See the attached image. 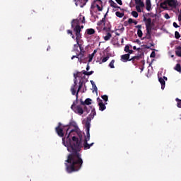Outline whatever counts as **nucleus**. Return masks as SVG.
I'll return each mask as SVG.
<instances>
[{"instance_id": "f257e3e1", "label": "nucleus", "mask_w": 181, "mask_h": 181, "mask_svg": "<svg viewBox=\"0 0 181 181\" xmlns=\"http://www.w3.org/2000/svg\"><path fill=\"white\" fill-rule=\"evenodd\" d=\"M65 136L62 138V144L66 146L67 151L71 152L67 160L65 161L66 170L68 173L78 172L83 166V158H81V141H83V133L78 128L70 130V127L66 126Z\"/></svg>"}, {"instance_id": "f03ea898", "label": "nucleus", "mask_w": 181, "mask_h": 181, "mask_svg": "<svg viewBox=\"0 0 181 181\" xmlns=\"http://www.w3.org/2000/svg\"><path fill=\"white\" fill-rule=\"evenodd\" d=\"M81 21V23H86V17L83 15H79V20L78 19H74L71 22V28H74V30L76 35V42L78 43L80 42V39H81V28L80 27V24L78 22Z\"/></svg>"}, {"instance_id": "7ed1b4c3", "label": "nucleus", "mask_w": 181, "mask_h": 181, "mask_svg": "<svg viewBox=\"0 0 181 181\" xmlns=\"http://www.w3.org/2000/svg\"><path fill=\"white\" fill-rule=\"evenodd\" d=\"M97 115V112H95V109L93 108L91 110V113L86 118V121L85 122V128L86 129V135L84 137L83 142L88 143L90 141V128H91V119L94 118Z\"/></svg>"}, {"instance_id": "20e7f679", "label": "nucleus", "mask_w": 181, "mask_h": 181, "mask_svg": "<svg viewBox=\"0 0 181 181\" xmlns=\"http://www.w3.org/2000/svg\"><path fill=\"white\" fill-rule=\"evenodd\" d=\"M76 104L77 102L75 100L71 106V110H72L75 114H78V115H83L84 112L88 114L91 110V107L83 106V105H76Z\"/></svg>"}, {"instance_id": "39448f33", "label": "nucleus", "mask_w": 181, "mask_h": 181, "mask_svg": "<svg viewBox=\"0 0 181 181\" xmlns=\"http://www.w3.org/2000/svg\"><path fill=\"white\" fill-rule=\"evenodd\" d=\"M168 5L170 6V8H176L178 5L177 0H165L160 4V7L163 8V9H168Z\"/></svg>"}, {"instance_id": "423d86ee", "label": "nucleus", "mask_w": 181, "mask_h": 181, "mask_svg": "<svg viewBox=\"0 0 181 181\" xmlns=\"http://www.w3.org/2000/svg\"><path fill=\"white\" fill-rule=\"evenodd\" d=\"M103 30L107 32L106 35L104 37V40L106 42L110 40V39L112 37V34L111 33H114V30H111V25L109 24V25L103 27Z\"/></svg>"}, {"instance_id": "0eeeda50", "label": "nucleus", "mask_w": 181, "mask_h": 181, "mask_svg": "<svg viewBox=\"0 0 181 181\" xmlns=\"http://www.w3.org/2000/svg\"><path fill=\"white\" fill-rule=\"evenodd\" d=\"M94 8H97L98 11L101 12L103 11V1L101 0H96L90 6V9H94Z\"/></svg>"}, {"instance_id": "6e6552de", "label": "nucleus", "mask_w": 181, "mask_h": 181, "mask_svg": "<svg viewBox=\"0 0 181 181\" xmlns=\"http://www.w3.org/2000/svg\"><path fill=\"white\" fill-rule=\"evenodd\" d=\"M74 59H78V61L81 64V63H84V59H86V55H85V54L76 52V55H74L71 57V60H73Z\"/></svg>"}, {"instance_id": "1a4fd4ad", "label": "nucleus", "mask_w": 181, "mask_h": 181, "mask_svg": "<svg viewBox=\"0 0 181 181\" xmlns=\"http://www.w3.org/2000/svg\"><path fill=\"white\" fill-rule=\"evenodd\" d=\"M143 21L145 22L146 29L152 28L153 23H152V19L151 18H146V17L144 16Z\"/></svg>"}, {"instance_id": "9d476101", "label": "nucleus", "mask_w": 181, "mask_h": 181, "mask_svg": "<svg viewBox=\"0 0 181 181\" xmlns=\"http://www.w3.org/2000/svg\"><path fill=\"white\" fill-rule=\"evenodd\" d=\"M146 36L141 38V40H145L147 39L148 40H151L152 39V28H146Z\"/></svg>"}, {"instance_id": "9b49d317", "label": "nucleus", "mask_w": 181, "mask_h": 181, "mask_svg": "<svg viewBox=\"0 0 181 181\" xmlns=\"http://www.w3.org/2000/svg\"><path fill=\"white\" fill-rule=\"evenodd\" d=\"M74 1L76 2L75 4L76 6H79L80 8H84L88 0H74Z\"/></svg>"}, {"instance_id": "f8f14e48", "label": "nucleus", "mask_w": 181, "mask_h": 181, "mask_svg": "<svg viewBox=\"0 0 181 181\" xmlns=\"http://www.w3.org/2000/svg\"><path fill=\"white\" fill-rule=\"evenodd\" d=\"M97 101L98 103L99 110L100 111H104L107 107L105 106V104L103 103V100H101L100 98H97Z\"/></svg>"}, {"instance_id": "ddd939ff", "label": "nucleus", "mask_w": 181, "mask_h": 181, "mask_svg": "<svg viewBox=\"0 0 181 181\" xmlns=\"http://www.w3.org/2000/svg\"><path fill=\"white\" fill-rule=\"evenodd\" d=\"M109 4H110V6H112V8H115V11H118V9H120V11H124V8L122 9L121 7L118 6L117 3H115L112 0H109Z\"/></svg>"}, {"instance_id": "4468645a", "label": "nucleus", "mask_w": 181, "mask_h": 181, "mask_svg": "<svg viewBox=\"0 0 181 181\" xmlns=\"http://www.w3.org/2000/svg\"><path fill=\"white\" fill-rule=\"evenodd\" d=\"M107 18V13H105L104 17L102 18V20H100V21H98L97 23L98 26H101V25H104V28H105V26L110 25V24L105 23V18Z\"/></svg>"}, {"instance_id": "2eb2a0df", "label": "nucleus", "mask_w": 181, "mask_h": 181, "mask_svg": "<svg viewBox=\"0 0 181 181\" xmlns=\"http://www.w3.org/2000/svg\"><path fill=\"white\" fill-rule=\"evenodd\" d=\"M55 131L58 136H60V138H63V136H64V133L63 132V128L56 127Z\"/></svg>"}, {"instance_id": "dca6fc26", "label": "nucleus", "mask_w": 181, "mask_h": 181, "mask_svg": "<svg viewBox=\"0 0 181 181\" xmlns=\"http://www.w3.org/2000/svg\"><path fill=\"white\" fill-rule=\"evenodd\" d=\"M91 101H93V100L90 98H86L85 101L81 100V105L83 107H86V105H91Z\"/></svg>"}, {"instance_id": "f3484780", "label": "nucleus", "mask_w": 181, "mask_h": 181, "mask_svg": "<svg viewBox=\"0 0 181 181\" xmlns=\"http://www.w3.org/2000/svg\"><path fill=\"white\" fill-rule=\"evenodd\" d=\"M120 60L121 62H123V63H127V62H129V54H125L122 55Z\"/></svg>"}, {"instance_id": "a211bd4d", "label": "nucleus", "mask_w": 181, "mask_h": 181, "mask_svg": "<svg viewBox=\"0 0 181 181\" xmlns=\"http://www.w3.org/2000/svg\"><path fill=\"white\" fill-rule=\"evenodd\" d=\"M152 8V4L151 3V0H146V11H151Z\"/></svg>"}, {"instance_id": "6ab92c4d", "label": "nucleus", "mask_w": 181, "mask_h": 181, "mask_svg": "<svg viewBox=\"0 0 181 181\" xmlns=\"http://www.w3.org/2000/svg\"><path fill=\"white\" fill-rule=\"evenodd\" d=\"M158 81L161 84V90H165V86L166 85V82H165V79H163V78H159Z\"/></svg>"}, {"instance_id": "aec40b11", "label": "nucleus", "mask_w": 181, "mask_h": 181, "mask_svg": "<svg viewBox=\"0 0 181 181\" xmlns=\"http://www.w3.org/2000/svg\"><path fill=\"white\" fill-rule=\"evenodd\" d=\"M83 145L84 149L87 150V149H90V148H91V146H93V145H94V143H91L89 144L87 142H83Z\"/></svg>"}, {"instance_id": "412c9836", "label": "nucleus", "mask_w": 181, "mask_h": 181, "mask_svg": "<svg viewBox=\"0 0 181 181\" xmlns=\"http://www.w3.org/2000/svg\"><path fill=\"white\" fill-rule=\"evenodd\" d=\"M134 1L136 6H141V8H144V6H145V4H144V1H142V0H134Z\"/></svg>"}, {"instance_id": "4be33fe9", "label": "nucleus", "mask_w": 181, "mask_h": 181, "mask_svg": "<svg viewBox=\"0 0 181 181\" xmlns=\"http://www.w3.org/2000/svg\"><path fill=\"white\" fill-rule=\"evenodd\" d=\"M175 54L178 57H181V47L180 46H178V47H176Z\"/></svg>"}, {"instance_id": "5701e85b", "label": "nucleus", "mask_w": 181, "mask_h": 181, "mask_svg": "<svg viewBox=\"0 0 181 181\" xmlns=\"http://www.w3.org/2000/svg\"><path fill=\"white\" fill-rule=\"evenodd\" d=\"M77 45L78 46L79 49H80V52L79 53L86 54V51L84 50V47H83L81 44H80V41H78Z\"/></svg>"}, {"instance_id": "b1692460", "label": "nucleus", "mask_w": 181, "mask_h": 181, "mask_svg": "<svg viewBox=\"0 0 181 181\" xmlns=\"http://www.w3.org/2000/svg\"><path fill=\"white\" fill-rule=\"evenodd\" d=\"M87 35H94L95 33V30L93 28H88L86 30Z\"/></svg>"}, {"instance_id": "393cba45", "label": "nucleus", "mask_w": 181, "mask_h": 181, "mask_svg": "<svg viewBox=\"0 0 181 181\" xmlns=\"http://www.w3.org/2000/svg\"><path fill=\"white\" fill-rule=\"evenodd\" d=\"M115 15L117 18H124L125 13L124 12L116 11Z\"/></svg>"}, {"instance_id": "a878e982", "label": "nucleus", "mask_w": 181, "mask_h": 181, "mask_svg": "<svg viewBox=\"0 0 181 181\" xmlns=\"http://www.w3.org/2000/svg\"><path fill=\"white\" fill-rule=\"evenodd\" d=\"M135 60H139V57L134 56L132 59H129V62H132L133 64H135Z\"/></svg>"}, {"instance_id": "bb28decb", "label": "nucleus", "mask_w": 181, "mask_h": 181, "mask_svg": "<svg viewBox=\"0 0 181 181\" xmlns=\"http://www.w3.org/2000/svg\"><path fill=\"white\" fill-rule=\"evenodd\" d=\"M174 69H175V70H176V71H178L179 73H181V66H180V64H177Z\"/></svg>"}, {"instance_id": "cd10ccee", "label": "nucleus", "mask_w": 181, "mask_h": 181, "mask_svg": "<svg viewBox=\"0 0 181 181\" xmlns=\"http://www.w3.org/2000/svg\"><path fill=\"white\" fill-rule=\"evenodd\" d=\"M72 52H77V53H78V45L77 44V42L76 44L74 45Z\"/></svg>"}, {"instance_id": "c85d7f7f", "label": "nucleus", "mask_w": 181, "mask_h": 181, "mask_svg": "<svg viewBox=\"0 0 181 181\" xmlns=\"http://www.w3.org/2000/svg\"><path fill=\"white\" fill-rule=\"evenodd\" d=\"M114 63H115V60L112 59L109 64V67H110V69H115V66H114Z\"/></svg>"}, {"instance_id": "c756f323", "label": "nucleus", "mask_w": 181, "mask_h": 181, "mask_svg": "<svg viewBox=\"0 0 181 181\" xmlns=\"http://www.w3.org/2000/svg\"><path fill=\"white\" fill-rule=\"evenodd\" d=\"M175 101H177V107L181 108V100L177 98Z\"/></svg>"}, {"instance_id": "7c9ffc66", "label": "nucleus", "mask_w": 181, "mask_h": 181, "mask_svg": "<svg viewBox=\"0 0 181 181\" xmlns=\"http://www.w3.org/2000/svg\"><path fill=\"white\" fill-rule=\"evenodd\" d=\"M80 88H78L76 94V103H78V93H80Z\"/></svg>"}, {"instance_id": "2f4dec72", "label": "nucleus", "mask_w": 181, "mask_h": 181, "mask_svg": "<svg viewBox=\"0 0 181 181\" xmlns=\"http://www.w3.org/2000/svg\"><path fill=\"white\" fill-rule=\"evenodd\" d=\"M137 35H138L139 37H142V36L144 35V33H142L141 30L138 29Z\"/></svg>"}, {"instance_id": "473e14b6", "label": "nucleus", "mask_w": 181, "mask_h": 181, "mask_svg": "<svg viewBox=\"0 0 181 181\" xmlns=\"http://www.w3.org/2000/svg\"><path fill=\"white\" fill-rule=\"evenodd\" d=\"M109 59H110V56L107 55L106 57L103 58L101 63H105Z\"/></svg>"}, {"instance_id": "72a5a7b5", "label": "nucleus", "mask_w": 181, "mask_h": 181, "mask_svg": "<svg viewBox=\"0 0 181 181\" xmlns=\"http://www.w3.org/2000/svg\"><path fill=\"white\" fill-rule=\"evenodd\" d=\"M132 16H133L134 18H138V16H139L138 12H136V11H134L132 12Z\"/></svg>"}, {"instance_id": "f704fd0d", "label": "nucleus", "mask_w": 181, "mask_h": 181, "mask_svg": "<svg viewBox=\"0 0 181 181\" xmlns=\"http://www.w3.org/2000/svg\"><path fill=\"white\" fill-rule=\"evenodd\" d=\"M175 39H180V34L179 33V32L175 31Z\"/></svg>"}, {"instance_id": "c9c22d12", "label": "nucleus", "mask_w": 181, "mask_h": 181, "mask_svg": "<svg viewBox=\"0 0 181 181\" xmlns=\"http://www.w3.org/2000/svg\"><path fill=\"white\" fill-rule=\"evenodd\" d=\"M71 94H72V95H76V88H74V87H71Z\"/></svg>"}, {"instance_id": "e433bc0d", "label": "nucleus", "mask_w": 181, "mask_h": 181, "mask_svg": "<svg viewBox=\"0 0 181 181\" xmlns=\"http://www.w3.org/2000/svg\"><path fill=\"white\" fill-rule=\"evenodd\" d=\"M67 33L68 35H71L72 39H74V35H73V31H71V30H67Z\"/></svg>"}, {"instance_id": "4c0bfd02", "label": "nucleus", "mask_w": 181, "mask_h": 181, "mask_svg": "<svg viewBox=\"0 0 181 181\" xmlns=\"http://www.w3.org/2000/svg\"><path fill=\"white\" fill-rule=\"evenodd\" d=\"M102 98L104 100V101L107 102L108 101V96L107 95H102Z\"/></svg>"}, {"instance_id": "58836bf2", "label": "nucleus", "mask_w": 181, "mask_h": 181, "mask_svg": "<svg viewBox=\"0 0 181 181\" xmlns=\"http://www.w3.org/2000/svg\"><path fill=\"white\" fill-rule=\"evenodd\" d=\"M141 8H142V6H136V9L137 12H142V10L141 9Z\"/></svg>"}, {"instance_id": "ea45409f", "label": "nucleus", "mask_w": 181, "mask_h": 181, "mask_svg": "<svg viewBox=\"0 0 181 181\" xmlns=\"http://www.w3.org/2000/svg\"><path fill=\"white\" fill-rule=\"evenodd\" d=\"M92 87L93 88V90L95 91V93H98V88H97V86L95 85H92Z\"/></svg>"}, {"instance_id": "a19ab883", "label": "nucleus", "mask_w": 181, "mask_h": 181, "mask_svg": "<svg viewBox=\"0 0 181 181\" xmlns=\"http://www.w3.org/2000/svg\"><path fill=\"white\" fill-rule=\"evenodd\" d=\"M124 52H126V53H128V52H129V45H126L125 46Z\"/></svg>"}, {"instance_id": "79ce46f5", "label": "nucleus", "mask_w": 181, "mask_h": 181, "mask_svg": "<svg viewBox=\"0 0 181 181\" xmlns=\"http://www.w3.org/2000/svg\"><path fill=\"white\" fill-rule=\"evenodd\" d=\"M78 84V88L79 90H81V88H83V81H80Z\"/></svg>"}, {"instance_id": "37998d69", "label": "nucleus", "mask_w": 181, "mask_h": 181, "mask_svg": "<svg viewBox=\"0 0 181 181\" xmlns=\"http://www.w3.org/2000/svg\"><path fill=\"white\" fill-rule=\"evenodd\" d=\"M156 56V54L155 53V51H153L150 55V57H155Z\"/></svg>"}, {"instance_id": "c03bdc74", "label": "nucleus", "mask_w": 181, "mask_h": 181, "mask_svg": "<svg viewBox=\"0 0 181 181\" xmlns=\"http://www.w3.org/2000/svg\"><path fill=\"white\" fill-rule=\"evenodd\" d=\"M128 23H129V25H131V23H134V19H132V18H129V19H128Z\"/></svg>"}, {"instance_id": "a18cd8bd", "label": "nucleus", "mask_w": 181, "mask_h": 181, "mask_svg": "<svg viewBox=\"0 0 181 181\" xmlns=\"http://www.w3.org/2000/svg\"><path fill=\"white\" fill-rule=\"evenodd\" d=\"M88 57H89L88 62L91 63V62H93V56H91V54H89Z\"/></svg>"}, {"instance_id": "49530a36", "label": "nucleus", "mask_w": 181, "mask_h": 181, "mask_svg": "<svg viewBox=\"0 0 181 181\" xmlns=\"http://www.w3.org/2000/svg\"><path fill=\"white\" fill-rule=\"evenodd\" d=\"M117 4H118L119 5H122V0H115Z\"/></svg>"}, {"instance_id": "de8ad7c7", "label": "nucleus", "mask_w": 181, "mask_h": 181, "mask_svg": "<svg viewBox=\"0 0 181 181\" xmlns=\"http://www.w3.org/2000/svg\"><path fill=\"white\" fill-rule=\"evenodd\" d=\"M164 18H165V19H170V16L168 13L165 14Z\"/></svg>"}, {"instance_id": "09e8293b", "label": "nucleus", "mask_w": 181, "mask_h": 181, "mask_svg": "<svg viewBox=\"0 0 181 181\" xmlns=\"http://www.w3.org/2000/svg\"><path fill=\"white\" fill-rule=\"evenodd\" d=\"M128 54H129V57L131 56V54H132L134 53V51L132 49H129V51L127 52Z\"/></svg>"}, {"instance_id": "8fccbe9b", "label": "nucleus", "mask_w": 181, "mask_h": 181, "mask_svg": "<svg viewBox=\"0 0 181 181\" xmlns=\"http://www.w3.org/2000/svg\"><path fill=\"white\" fill-rule=\"evenodd\" d=\"M173 26H174V28H179V25H177V23L176 22L173 23Z\"/></svg>"}, {"instance_id": "3c124183", "label": "nucleus", "mask_w": 181, "mask_h": 181, "mask_svg": "<svg viewBox=\"0 0 181 181\" xmlns=\"http://www.w3.org/2000/svg\"><path fill=\"white\" fill-rule=\"evenodd\" d=\"M136 28L141 30V29H142V25H136Z\"/></svg>"}, {"instance_id": "603ef678", "label": "nucleus", "mask_w": 181, "mask_h": 181, "mask_svg": "<svg viewBox=\"0 0 181 181\" xmlns=\"http://www.w3.org/2000/svg\"><path fill=\"white\" fill-rule=\"evenodd\" d=\"M94 73L93 71H88L87 76H91Z\"/></svg>"}, {"instance_id": "864d4df0", "label": "nucleus", "mask_w": 181, "mask_h": 181, "mask_svg": "<svg viewBox=\"0 0 181 181\" xmlns=\"http://www.w3.org/2000/svg\"><path fill=\"white\" fill-rule=\"evenodd\" d=\"M133 49L139 51V50H141V48H136V46H134Z\"/></svg>"}, {"instance_id": "5fc2aeb1", "label": "nucleus", "mask_w": 181, "mask_h": 181, "mask_svg": "<svg viewBox=\"0 0 181 181\" xmlns=\"http://www.w3.org/2000/svg\"><path fill=\"white\" fill-rule=\"evenodd\" d=\"M82 73H83V74H84L85 76H87L88 71H86V70H83V71H82Z\"/></svg>"}, {"instance_id": "6e6d98bb", "label": "nucleus", "mask_w": 181, "mask_h": 181, "mask_svg": "<svg viewBox=\"0 0 181 181\" xmlns=\"http://www.w3.org/2000/svg\"><path fill=\"white\" fill-rule=\"evenodd\" d=\"M77 86V81H75L74 83V86H71V87H74L76 88V86Z\"/></svg>"}, {"instance_id": "4d7b16f0", "label": "nucleus", "mask_w": 181, "mask_h": 181, "mask_svg": "<svg viewBox=\"0 0 181 181\" xmlns=\"http://www.w3.org/2000/svg\"><path fill=\"white\" fill-rule=\"evenodd\" d=\"M62 128V123L61 122H59L58 123V126L57 127V128Z\"/></svg>"}, {"instance_id": "13d9d810", "label": "nucleus", "mask_w": 181, "mask_h": 181, "mask_svg": "<svg viewBox=\"0 0 181 181\" xmlns=\"http://www.w3.org/2000/svg\"><path fill=\"white\" fill-rule=\"evenodd\" d=\"M88 70H90V65L88 64L86 66V71H88Z\"/></svg>"}, {"instance_id": "bf43d9fd", "label": "nucleus", "mask_w": 181, "mask_h": 181, "mask_svg": "<svg viewBox=\"0 0 181 181\" xmlns=\"http://www.w3.org/2000/svg\"><path fill=\"white\" fill-rule=\"evenodd\" d=\"M178 21H179V22H181V15L180 14L178 16Z\"/></svg>"}, {"instance_id": "052dcab7", "label": "nucleus", "mask_w": 181, "mask_h": 181, "mask_svg": "<svg viewBox=\"0 0 181 181\" xmlns=\"http://www.w3.org/2000/svg\"><path fill=\"white\" fill-rule=\"evenodd\" d=\"M133 23H134V25H138V21H133Z\"/></svg>"}, {"instance_id": "680f3d73", "label": "nucleus", "mask_w": 181, "mask_h": 181, "mask_svg": "<svg viewBox=\"0 0 181 181\" xmlns=\"http://www.w3.org/2000/svg\"><path fill=\"white\" fill-rule=\"evenodd\" d=\"M90 83L92 84V86H94L95 83H94V81H90Z\"/></svg>"}, {"instance_id": "e2e57ef3", "label": "nucleus", "mask_w": 181, "mask_h": 181, "mask_svg": "<svg viewBox=\"0 0 181 181\" xmlns=\"http://www.w3.org/2000/svg\"><path fill=\"white\" fill-rule=\"evenodd\" d=\"M139 42H141L139 40H136L135 41L136 43H139Z\"/></svg>"}, {"instance_id": "0e129e2a", "label": "nucleus", "mask_w": 181, "mask_h": 181, "mask_svg": "<svg viewBox=\"0 0 181 181\" xmlns=\"http://www.w3.org/2000/svg\"><path fill=\"white\" fill-rule=\"evenodd\" d=\"M94 52H93L91 54H90V56H92V57H94Z\"/></svg>"}, {"instance_id": "69168bd1", "label": "nucleus", "mask_w": 181, "mask_h": 181, "mask_svg": "<svg viewBox=\"0 0 181 181\" xmlns=\"http://www.w3.org/2000/svg\"><path fill=\"white\" fill-rule=\"evenodd\" d=\"M164 80H168V78L166 76L163 77Z\"/></svg>"}, {"instance_id": "338daca9", "label": "nucleus", "mask_w": 181, "mask_h": 181, "mask_svg": "<svg viewBox=\"0 0 181 181\" xmlns=\"http://www.w3.org/2000/svg\"><path fill=\"white\" fill-rule=\"evenodd\" d=\"M80 28H81V29H83L84 28V26L82 25V26H80Z\"/></svg>"}, {"instance_id": "774afa93", "label": "nucleus", "mask_w": 181, "mask_h": 181, "mask_svg": "<svg viewBox=\"0 0 181 181\" xmlns=\"http://www.w3.org/2000/svg\"><path fill=\"white\" fill-rule=\"evenodd\" d=\"M49 49H50V47H48L47 50L49 51Z\"/></svg>"}]
</instances>
